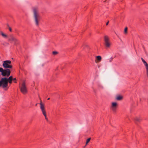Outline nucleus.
I'll return each mask as SVG.
<instances>
[{
    "mask_svg": "<svg viewBox=\"0 0 148 148\" xmlns=\"http://www.w3.org/2000/svg\"><path fill=\"white\" fill-rule=\"evenodd\" d=\"M104 45L106 47L108 48H110L112 44L109 37L107 36H104Z\"/></svg>",
    "mask_w": 148,
    "mask_h": 148,
    "instance_id": "7ed1b4c3",
    "label": "nucleus"
},
{
    "mask_svg": "<svg viewBox=\"0 0 148 148\" xmlns=\"http://www.w3.org/2000/svg\"><path fill=\"white\" fill-rule=\"evenodd\" d=\"M141 59L145 66L147 75L148 77V64L143 58H141Z\"/></svg>",
    "mask_w": 148,
    "mask_h": 148,
    "instance_id": "1a4fd4ad",
    "label": "nucleus"
},
{
    "mask_svg": "<svg viewBox=\"0 0 148 148\" xmlns=\"http://www.w3.org/2000/svg\"><path fill=\"white\" fill-rule=\"evenodd\" d=\"M9 83L8 78L4 77L2 78L0 81V87L2 86L3 88H6Z\"/></svg>",
    "mask_w": 148,
    "mask_h": 148,
    "instance_id": "f03ea898",
    "label": "nucleus"
},
{
    "mask_svg": "<svg viewBox=\"0 0 148 148\" xmlns=\"http://www.w3.org/2000/svg\"><path fill=\"white\" fill-rule=\"evenodd\" d=\"M1 35L3 36V37L6 38L7 37V36L6 34H4L3 32H1Z\"/></svg>",
    "mask_w": 148,
    "mask_h": 148,
    "instance_id": "4468645a",
    "label": "nucleus"
},
{
    "mask_svg": "<svg viewBox=\"0 0 148 148\" xmlns=\"http://www.w3.org/2000/svg\"><path fill=\"white\" fill-rule=\"evenodd\" d=\"M50 99V98H48V99H47V100H49Z\"/></svg>",
    "mask_w": 148,
    "mask_h": 148,
    "instance_id": "412c9836",
    "label": "nucleus"
},
{
    "mask_svg": "<svg viewBox=\"0 0 148 148\" xmlns=\"http://www.w3.org/2000/svg\"><path fill=\"white\" fill-rule=\"evenodd\" d=\"M122 97L120 96H118L116 97V99L117 100H120L122 99Z\"/></svg>",
    "mask_w": 148,
    "mask_h": 148,
    "instance_id": "2eb2a0df",
    "label": "nucleus"
},
{
    "mask_svg": "<svg viewBox=\"0 0 148 148\" xmlns=\"http://www.w3.org/2000/svg\"><path fill=\"white\" fill-rule=\"evenodd\" d=\"M9 80V83L10 84H11L12 83V80H16V78H13L12 77V76H10L8 78Z\"/></svg>",
    "mask_w": 148,
    "mask_h": 148,
    "instance_id": "9b49d317",
    "label": "nucleus"
},
{
    "mask_svg": "<svg viewBox=\"0 0 148 148\" xmlns=\"http://www.w3.org/2000/svg\"><path fill=\"white\" fill-rule=\"evenodd\" d=\"M52 53L53 55H56L58 54V52L56 51H53V52Z\"/></svg>",
    "mask_w": 148,
    "mask_h": 148,
    "instance_id": "a211bd4d",
    "label": "nucleus"
},
{
    "mask_svg": "<svg viewBox=\"0 0 148 148\" xmlns=\"http://www.w3.org/2000/svg\"><path fill=\"white\" fill-rule=\"evenodd\" d=\"M14 82L15 83H16V82Z\"/></svg>",
    "mask_w": 148,
    "mask_h": 148,
    "instance_id": "4be33fe9",
    "label": "nucleus"
},
{
    "mask_svg": "<svg viewBox=\"0 0 148 148\" xmlns=\"http://www.w3.org/2000/svg\"><path fill=\"white\" fill-rule=\"evenodd\" d=\"M96 58L97 59V60L98 61H95V62L97 63L98 62H100V61L101 60V58L100 56H97L96 57Z\"/></svg>",
    "mask_w": 148,
    "mask_h": 148,
    "instance_id": "ddd939ff",
    "label": "nucleus"
},
{
    "mask_svg": "<svg viewBox=\"0 0 148 148\" xmlns=\"http://www.w3.org/2000/svg\"><path fill=\"white\" fill-rule=\"evenodd\" d=\"M117 106V103L116 102H113L112 103L110 108L113 112H115Z\"/></svg>",
    "mask_w": 148,
    "mask_h": 148,
    "instance_id": "6e6552de",
    "label": "nucleus"
},
{
    "mask_svg": "<svg viewBox=\"0 0 148 148\" xmlns=\"http://www.w3.org/2000/svg\"><path fill=\"white\" fill-rule=\"evenodd\" d=\"M134 119L137 122H140L142 120V119L140 116H136L134 118Z\"/></svg>",
    "mask_w": 148,
    "mask_h": 148,
    "instance_id": "f8f14e48",
    "label": "nucleus"
},
{
    "mask_svg": "<svg viewBox=\"0 0 148 148\" xmlns=\"http://www.w3.org/2000/svg\"><path fill=\"white\" fill-rule=\"evenodd\" d=\"M0 72L1 73V75L3 76L8 77L10 74V70L8 69L3 70L2 68H0Z\"/></svg>",
    "mask_w": 148,
    "mask_h": 148,
    "instance_id": "20e7f679",
    "label": "nucleus"
},
{
    "mask_svg": "<svg viewBox=\"0 0 148 148\" xmlns=\"http://www.w3.org/2000/svg\"><path fill=\"white\" fill-rule=\"evenodd\" d=\"M127 27H126L125 29L124 30V32L125 34H126L127 32Z\"/></svg>",
    "mask_w": 148,
    "mask_h": 148,
    "instance_id": "f3484780",
    "label": "nucleus"
},
{
    "mask_svg": "<svg viewBox=\"0 0 148 148\" xmlns=\"http://www.w3.org/2000/svg\"><path fill=\"white\" fill-rule=\"evenodd\" d=\"M90 139H91L90 138H88V139H87V140H86V145L88 144V143H89V142L90 141Z\"/></svg>",
    "mask_w": 148,
    "mask_h": 148,
    "instance_id": "dca6fc26",
    "label": "nucleus"
},
{
    "mask_svg": "<svg viewBox=\"0 0 148 148\" xmlns=\"http://www.w3.org/2000/svg\"><path fill=\"white\" fill-rule=\"evenodd\" d=\"M34 17L35 25L38 26L40 20V16L39 14V10L38 8L35 7L33 8Z\"/></svg>",
    "mask_w": 148,
    "mask_h": 148,
    "instance_id": "f257e3e1",
    "label": "nucleus"
},
{
    "mask_svg": "<svg viewBox=\"0 0 148 148\" xmlns=\"http://www.w3.org/2000/svg\"><path fill=\"white\" fill-rule=\"evenodd\" d=\"M20 89L21 92L24 94H26L27 92V89L25 82L23 83Z\"/></svg>",
    "mask_w": 148,
    "mask_h": 148,
    "instance_id": "0eeeda50",
    "label": "nucleus"
},
{
    "mask_svg": "<svg viewBox=\"0 0 148 148\" xmlns=\"http://www.w3.org/2000/svg\"><path fill=\"white\" fill-rule=\"evenodd\" d=\"M40 108L42 114L45 116L46 120L47 121H48V119L47 117L46 112L45 109L44 105L41 102L40 103Z\"/></svg>",
    "mask_w": 148,
    "mask_h": 148,
    "instance_id": "39448f33",
    "label": "nucleus"
},
{
    "mask_svg": "<svg viewBox=\"0 0 148 148\" xmlns=\"http://www.w3.org/2000/svg\"><path fill=\"white\" fill-rule=\"evenodd\" d=\"M9 30L10 32L12 31V29L11 28H9Z\"/></svg>",
    "mask_w": 148,
    "mask_h": 148,
    "instance_id": "6ab92c4d",
    "label": "nucleus"
},
{
    "mask_svg": "<svg viewBox=\"0 0 148 148\" xmlns=\"http://www.w3.org/2000/svg\"><path fill=\"white\" fill-rule=\"evenodd\" d=\"M108 22H107V23H106V25H107L108 24Z\"/></svg>",
    "mask_w": 148,
    "mask_h": 148,
    "instance_id": "aec40b11",
    "label": "nucleus"
},
{
    "mask_svg": "<svg viewBox=\"0 0 148 148\" xmlns=\"http://www.w3.org/2000/svg\"><path fill=\"white\" fill-rule=\"evenodd\" d=\"M11 62L10 60H6L3 61V66L5 68H11L12 66L11 65Z\"/></svg>",
    "mask_w": 148,
    "mask_h": 148,
    "instance_id": "423d86ee",
    "label": "nucleus"
},
{
    "mask_svg": "<svg viewBox=\"0 0 148 148\" xmlns=\"http://www.w3.org/2000/svg\"><path fill=\"white\" fill-rule=\"evenodd\" d=\"M9 40L14 42L15 43H16L18 41L17 39L13 37H11Z\"/></svg>",
    "mask_w": 148,
    "mask_h": 148,
    "instance_id": "9d476101",
    "label": "nucleus"
}]
</instances>
